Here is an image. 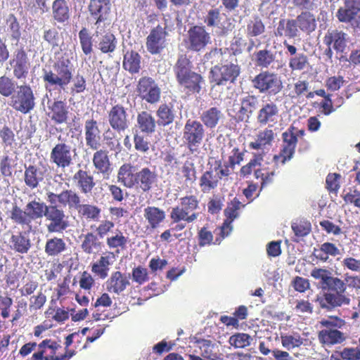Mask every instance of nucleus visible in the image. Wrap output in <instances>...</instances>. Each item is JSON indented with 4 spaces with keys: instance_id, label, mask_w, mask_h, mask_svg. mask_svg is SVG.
<instances>
[{
    "instance_id": "f257e3e1",
    "label": "nucleus",
    "mask_w": 360,
    "mask_h": 360,
    "mask_svg": "<svg viewBox=\"0 0 360 360\" xmlns=\"http://www.w3.org/2000/svg\"><path fill=\"white\" fill-rule=\"evenodd\" d=\"M10 218L13 222L22 226L32 228V222L43 216L46 217L49 224H47V231L49 233H62L68 227L65 212L57 205L49 204L35 200L29 202L25 210L15 205L11 210Z\"/></svg>"
},
{
    "instance_id": "f03ea898",
    "label": "nucleus",
    "mask_w": 360,
    "mask_h": 360,
    "mask_svg": "<svg viewBox=\"0 0 360 360\" xmlns=\"http://www.w3.org/2000/svg\"><path fill=\"white\" fill-rule=\"evenodd\" d=\"M178 86L187 95L200 94L205 83L203 76L194 70L192 61L186 54L178 56L173 66Z\"/></svg>"
},
{
    "instance_id": "7ed1b4c3",
    "label": "nucleus",
    "mask_w": 360,
    "mask_h": 360,
    "mask_svg": "<svg viewBox=\"0 0 360 360\" xmlns=\"http://www.w3.org/2000/svg\"><path fill=\"white\" fill-rule=\"evenodd\" d=\"M345 281L331 276L325 286L322 288L327 290L321 297H317L321 308L331 311L342 305H349L351 300L345 292L347 290Z\"/></svg>"
},
{
    "instance_id": "20e7f679",
    "label": "nucleus",
    "mask_w": 360,
    "mask_h": 360,
    "mask_svg": "<svg viewBox=\"0 0 360 360\" xmlns=\"http://www.w3.org/2000/svg\"><path fill=\"white\" fill-rule=\"evenodd\" d=\"M53 69L55 72L52 70H44L42 79L46 89H48L49 87L65 89L72 79L74 65L71 59L64 54L54 63Z\"/></svg>"
},
{
    "instance_id": "39448f33",
    "label": "nucleus",
    "mask_w": 360,
    "mask_h": 360,
    "mask_svg": "<svg viewBox=\"0 0 360 360\" xmlns=\"http://www.w3.org/2000/svg\"><path fill=\"white\" fill-rule=\"evenodd\" d=\"M198 18L204 23L203 26L211 28L218 37L227 36L236 27L234 19L222 13L221 7L211 6Z\"/></svg>"
},
{
    "instance_id": "423d86ee",
    "label": "nucleus",
    "mask_w": 360,
    "mask_h": 360,
    "mask_svg": "<svg viewBox=\"0 0 360 360\" xmlns=\"http://www.w3.org/2000/svg\"><path fill=\"white\" fill-rule=\"evenodd\" d=\"M207 165V169L202 172L198 181L200 191L203 193H209L216 189L222 178H227L231 174L228 166L223 167L220 159L210 158Z\"/></svg>"
},
{
    "instance_id": "0eeeda50",
    "label": "nucleus",
    "mask_w": 360,
    "mask_h": 360,
    "mask_svg": "<svg viewBox=\"0 0 360 360\" xmlns=\"http://www.w3.org/2000/svg\"><path fill=\"white\" fill-rule=\"evenodd\" d=\"M200 200L196 195H187L179 198V204L172 208L170 217L173 222L177 223L184 221L192 223L195 221L199 213Z\"/></svg>"
},
{
    "instance_id": "6e6552de",
    "label": "nucleus",
    "mask_w": 360,
    "mask_h": 360,
    "mask_svg": "<svg viewBox=\"0 0 360 360\" xmlns=\"http://www.w3.org/2000/svg\"><path fill=\"white\" fill-rule=\"evenodd\" d=\"M205 136V129L201 122L188 119L184 127L182 140L188 150L193 154L198 153Z\"/></svg>"
},
{
    "instance_id": "1a4fd4ad",
    "label": "nucleus",
    "mask_w": 360,
    "mask_h": 360,
    "mask_svg": "<svg viewBox=\"0 0 360 360\" xmlns=\"http://www.w3.org/2000/svg\"><path fill=\"white\" fill-rule=\"evenodd\" d=\"M252 86L261 94L276 96L283 89L281 77L269 70L260 72L252 79Z\"/></svg>"
},
{
    "instance_id": "9d476101",
    "label": "nucleus",
    "mask_w": 360,
    "mask_h": 360,
    "mask_svg": "<svg viewBox=\"0 0 360 360\" xmlns=\"http://www.w3.org/2000/svg\"><path fill=\"white\" fill-rule=\"evenodd\" d=\"M240 73L238 65L232 63L216 65L210 71L209 79L214 86H224L227 83H234Z\"/></svg>"
},
{
    "instance_id": "9b49d317",
    "label": "nucleus",
    "mask_w": 360,
    "mask_h": 360,
    "mask_svg": "<svg viewBox=\"0 0 360 360\" xmlns=\"http://www.w3.org/2000/svg\"><path fill=\"white\" fill-rule=\"evenodd\" d=\"M9 105L16 111L27 114L35 107V96L29 84L17 86V91L11 97Z\"/></svg>"
},
{
    "instance_id": "f8f14e48",
    "label": "nucleus",
    "mask_w": 360,
    "mask_h": 360,
    "mask_svg": "<svg viewBox=\"0 0 360 360\" xmlns=\"http://www.w3.org/2000/svg\"><path fill=\"white\" fill-rule=\"evenodd\" d=\"M335 16L338 22L349 25L353 29H360V0H343Z\"/></svg>"
},
{
    "instance_id": "ddd939ff",
    "label": "nucleus",
    "mask_w": 360,
    "mask_h": 360,
    "mask_svg": "<svg viewBox=\"0 0 360 360\" xmlns=\"http://www.w3.org/2000/svg\"><path fill=\"white\" fill-rule=\"evenodd\" d=\"M185 43L188 51L200 52L211 44V36L205 26L193 25L188 30Z\"/></svg>"
},
{
    "instance_id": "4468645a",
    "label": "nucleus",
    "mask_w": 360,
    "mask_h": 360,
    "mask_svg": "<svg viewBox=\"0 0 360 360\" xmlns=\"http://www.w3.org/2000/svg\"><path fill=\"white\" fill-rule=\"evenodd\" d=\"M136 91L139 96L148 103L155 104L160 100L161 89L152 77H141L136 86Z\"/></svg>"
},
{
    "instance_id": "2eb2a0df",
    "label": "nucleus",
    "mask_w": 360,
    "mask_h": 360,
    "mask_svg": "<svg viewBox=\"0 0 360 360\" xmlns=\"http://www.w3.org/2000/svg\"><path fill=\"white\" fill-rule=\"evenodd\" d=\"M108 121L112 130L117 133L125 131L130 125L127 108L122 104L112 105L108 111Z\"/></svg>"
},
{
    "instance_id": "dca6fc26",
    "label": "nucleus",
    "mask_w": 360,
    "mask_h": 360,
    "mask_svg": "<svg viewBox=\"0 0 360 360\" xmlns=\"http://www.w3.org/2000/svg\"><path fill=\"white\" fill-rule=\"evenodd\" d=\"M13 77L17 79H25L30 69L31 63L23 46L17 49L9 60Z\"/></svg>"
},
{
    "instance_id": "f3484780",
    "label": "nucleus",
    "mask_w": 360,
    "mask_h": 360,
    "mask_svg": "<svg viewBox=\"0 0 360 360\" xmlns=\"http://www.w3.org/2000/svg\"><path fill=\"white\" fill-rule=\"evenodd\" d=\"M47 201L49 204L56 205L57 202L63 207H68L69 210H77L81 203V196L72 189L63 190L60 193L47 192Z\"/></svg>"
},
{
    "instance_id": "a211bd4d",
    "label": "nucleus",
    "mask_w": 360,
    "mask_h": 360,
    "mask_svg": "<svg viewBox=\"0 0 360 360\" xmlns=\"http://www.w3.org/2000/svg\"><path fill=\"white\" fill-rule=\"evenodd\" d=\"M168 35L166 27L158 25L152 28L146 39V46L152 55L160 54L166 46V37Z\"/></svg>"
},
{
    "instance_id": "6ab92c4d",
    "label": "nucleus",
    "mask_w": 360,
    "mask_h": 360,
    "mask_svg": "<svg viewBox=\"0 0 360 360\" xmlns=\"http://www.w3.org/2000/svg\"><path fill=\"white\" fill-rule=\"evenodd\" d=\"M84 134L86 146L92 150H97L102 146L101 129L99 123L94 118L84 122Z\"/></svg>"
},
{
    "instance_id": "aec40b11",
    "label": "nucleus",
    "mask_w": 360,
    "mask_h": 360,
    "mask_svg": "<svg viewBox=\"0 0 360 360\" xmlns=\"http://www.w3.org/2000/svg\"><path fill=\"white\" fill-rule=\"evenodd\" d=\"M69 113V108L65 101L56 99L48 101L46 114L54 124L67 123Z\"/></svg>"
},
{
    "instance_id": "412c9836",
    "label": "nucleus",
    "mask_w": 360,
    "mask_h": 360,
    "mask_svg": "<svg viewBox=\"0 0 360 360\" xmlns=\"http://www.w3.org/2000/svg\"><path fill=\"white\" fill-rule=\"evenodd\" d=\"M89 11L95 20L96 36L98 35V29L101 22L107 20L110 11V0H90Z\"/></svg>"
},
{
    "instance_id": "4be33fe9",
    "label": "nucleus",
    "mask_w": 360,
    "mask_h": 360,
    "mask_svg": "<svg viewBox=\"0 0 360 360\" xmlns=\"http://www.w3.org/2000/svg\"><path fill=\"white\" fill-rule=\"evenodd\" d=\"M50 159L58 168H66L72 164L71 146L65 143H57L51 150Z\"/></svg>"
},
{
    "instance_id": "5701e85b",
    "label": "nucleus",
    "mask_w": 360,
    "mask_h": 360,
    "mask_svg": "<svg viewBox=\"0 0 360 360\" xmlns=\"http://www.w3.org/2000/svg\"><path fill=\"white\" fill-rule=\"evenodd\" d=\"M143 217L146 220V229L153 231L161 227L166 219V212L155 206H148L143 210Z\"/></svg>"
},
{
    "instance_id": "b1692460",
    "label": "nucleus",
    "mask_w": 360,
    "mask_h": 360,
    "mask_svg": "<svg viewBox=\"0 0 360 360\" xmlns=\"http://www.w3.org/2000/svg\"><path fill=\"white\" fill-rule=\"evenodd\" d=\"M347 34L342 30L329 29L323 38L326 46H332L337 53H343L347 47Z\"/></svg>"
},
{
    "instance_id": "393cba45",
    "label": "nucleus",
    "mask_w": 360,
    "mask_h": 360,
    "mask_svg": "<svg viewBox=\"0 0 360 360\" xmlns=\"http://www.w3.org/2000/svg\"><path fill=\"white\" fill-rule=\"evenodd\" d=\"M259 105L258 97L248 94L240 100V106L234 116L236 122L248 121Z\"/></svg>"
},
{
    "instance_id": "a878e982",
    "label": "nucleus",
    "mask_w": 360,
    "mask_h": 360,
    "mask_svg": "<svg viewBox=\"0 0 360 360\" xmlns=\"http://www.w3.org/2000/svg\"><path fill=\"white\" fill-rule=\"evenodd\" d=\"M60 347L56 342L46 339L38 345V350L32 354L31 359L56 360L58 356H56V352Z\"/></svg>"
},
{
    "instance_id": "bb28decb",
    "label": "nucleus",
    "mask_w": 360,
    "mask_h": 360,
    "mask_svg": "<svg viewBox=\"0 0 360 360\" xmlns=\"http://www.w3.org/2000/svg\"><path fill=\"white\" fill-rule=\"evenodd\" d=\"M134 188L141 190L143 192H148L155 184L158 179L155 170L149 167H143L136 172Z\"/></svg>"
},
{
    "instance_id": "cd10ccee",
    "label": "nucleus",
    "mask_w": 360,
    "mask_h": 360,
    "mask_svg": "<svg viewBox=\"0 0 360 360\" xmlns=\"http://www.w3.org/2000/svg\"><path fill=\"white\" fill-rule=\"evenodd\" d=\"M279 116V108L273 101L262 104L257 114V122L262 126L268 123L275 122Z\"/></svg>"
},
{
    "instance_id": "c85d7f7f",
    "label": "nucleus",
    "mask_w": 360,
    "mask_h": 360,
    "mask_svg": "<svg viewBox=\"0 0 360 360\" xmlns=\"http://www.w3.org/2000/svg\"><path fill=\"white\" fill-rule=\"evenodd\" d=\"M116 255L112 251L105 252L92 264L91 271L100 278H105L108 275L110 266L113 264Z\"/></svg>"
},
{
    "instance_id": "c756f323",
    "label": "nucleus",
    "mask_w": 360,
    "mask_h": 360,
    "mask_svg": "<svg viewBox=\"0 0 360 360\" xmlns=\"http://www.w3.org/2000/svg\"><path fill=\"white\" fill-rule=\"evenodd\" d=\"M9 248L14 252L27 254L32 248V242L25 231H19L12 234L9 239Z\"/></svg>"
},
{
    "instance_id": "7c9ffc66",
    "label": "nucleus",
    "mask_w": 360,
    "mask_h": 360,
    "mask_svg": "<svg viewBox=\"0 0 360 360\" xmlns=\"http://www.w3.org/2000/svg\"><path fill=\"white\" fill-rule=\"evenodd\" d=\"M51 16L55 22L65 24L71 16V8L66 0H53L51 4Z\"/></svg>"
},
{
    "instance_id": "2f4dec72",
    "label": "nucleus",
    "mask_w": 360,
    "mask_h": 360,
    "mask_svg": "<svg viewBox=\"0 0 360 360\" xmlns=\"http://www.w3.org/2000/svg\"><path fill=\"white\" fill-rule=\"evenodd\" d=\"M81 249L85 254L95 255L101 251L104 245L101 238L94 232H87L82 236Z\"/></svg>"
},
{
    "instance_id": "473e14b6",
    "label": "nucleus",
    "mask_w": 360,
    "mask_h": 360,
    "mask_svg": "<svg viewBox=\"0 0 360 360\" xmlns=\"http://www.w3.org/2000/svg\"><path fill=\"white\" fill-rule=\"evenodd\" d=\"M130 285L127 276L121 271L113 272L106 281V289L110 292L120 295Z\"/></svg>"
},
{
    "instance_id": "72a5a7b5",
    "label": "nucleus",
    "mask_w": 360,
    "mask_h": 360,
    "mask_svg": "<svg viewBox=\"0 0 360 360\" xmlns=\"http://www.w3.org/2000/svg\"><path fill=\"white\" fill-rule=\"evenodd\" d=\"M68 250V245L62 238L53 236L47 238L44 245V253L48 257H59Z\"/></svg>"
},
{
    "instance_id": "f704fd0d",
    "label": "nucleus",
    "mask_w": 360,
    "mask_h": 360,
    "mask_svg": "<svg viewBox=\"0 0 360 360\" xmlns=\"http://www.w3.org/2000/svg\"><path fill=\"white\" fill-rule=\"evenodd\" d=\"M129 243V238L126 236L122 231L118 229L112 232L105 238L106 245L110 250H114L113 252H115V255L119 254L120 251L125 250L127 248Z\"/></svg>"
},
{
    "instance_id": "c9c22d12",
    "label": "nucleus",
    "mask_w": 360,
    "mask_h": 360,
    "mask_svg": "<svg viewBox=\"0 0 360 360\" xmlns=\"http://www.w3.org/2000/svg\"><path fill=\"white\" fill-rule=\"evenodd\" d=\"M131 163H124L118 169L117 181L128 188H134L136 172Z\"/></svg>"
},
{
    "instance_id": "e433bc0d",
    "label": "nucleus",
    "mask_w": 360,
    "mask_h": 360,
    "mask_svg": "<svg viewBox=\"0 0 360 360\" xmlns=\"http://www.w3.org/2000/svg\"><path fill=\"white\" fill-rule=\"evenodd\" d=\"M44 179V173L36 165L25 167L24 182L30 189L37 188Z\"/></svg>"
},
{
    "instance_id": "4c0bfd02",
    "label": "nucleus",
    "mask_w": 360,
    "mask_h": 360,
    "mask_svg": "<svg viewBox=\"0 0 360 360\" xmlns=\"http://www.w3.org/2000/svg\"><path fill=\"white\" fill-rule=\"evenodd\" d=\"M73 180L77 183V186L84 194L91 193L96 185L93 176L83 169H79L74 174Z\"/></svg>"
},
{
    "instance_id": "58836bf2",
    "label": "nucleus",
    "mask_w": 360,
    "mask_h": 360,
    "mask_svg": "<svg viewBox=\"0 0 360 360\" xmlns=\"http://www.w3.org/2000/svg\"><path fill=\"white\" fill-rule=\"evenodd\" d=\"M275 138V133L273 129L266 127L258 132L255 141L250 142L249 147L251 149L259 150L266 146H270Z\"/></svg>"
},
{
    "instance_id": "ea45409f",
    "label": "nucleus",
    "mask_w": 360,
    "mask_h": 360,
    "mask_svg": "<svg viewBox=\"0 0 360 360\" xmlns=\"http://www.w3.org/2000/svg\"><path fill=\"white\" fill-rule=\"evenodd\" d=\"M157 121L148 111H141L137 115V126L143 134H152L156 130Z\"/></svg>"
},
{
    "instance_id": "a19ab883",
    "label": "nucleus",
    "mask_w": 360,
    "mask_h": 360,
    "mask_svg": "<svg viewBox=\"0 0 360 360\" xmlns=\"http://www.w3.org/2000/svg\"><path fill=\"white\" fill-rule=\"evenodd\" d=\"M141 56L134 50L127 51L123 57L122 67L131 74L139 73L141 70Z\"/></svg>"
},
{
    "instance_id": "79ce46f5",
    "label": "nucleus",
    "mask_w": 360,
    "mask_h": 360,
    "mask_svg": "<svg viewBox=\"0 0 360 360\" xmlns=\"http://www.w3.org/2000/svg\"><path fill=\"white\" fill-rule=\"evenodd\" d=\"M319 342L326 345H334L343 342L346 338L339 330H321L318 333Z\"/></svg>"
},
{
    "instance_id": "37998d69",
    "label": "nucleus",
    "mask_w": 360,
    "mask_h": 360,
    "mask_svg": "<svg viewBox=\"0 0 360 360\" xmlns=\"http://www.w3.org/2000/svg\"><path fill=\"white\" fill-rule=\"evenodd\" d=\"M298 29L302 32L309 34L316 27L315 16L309 11H302L295 18Z\"/></svg>"
},
{
    "instance_id": "c03bdc74",
    "label": "nucleus",
    "mask_w": 360,
    "mask_h": 360,
    "mask_svg": "<svg viewBox=\"0 0 360 360\" xmlns=\"http://www.w3.org/2000/svg\"><path fill=\"white\" fill-rule=\"evenodd\" d=\"M314 255L319 261L326 262L329 257H335L340 255V250L335 244L325 242L320 245L319 249H314Z\"/></svg>"
},
{
    "instance_id": "a18cd8bd",
    "label": "nucleus",
    "mask_w": 360,
    "mask_h": 360,
    "mask_svg": "<svg viewBox=\"0 0 360 360\" xmlns=\"http://www.w3.org/2000/svg\"><path fill=\"white\" fill-rule=\"evenodd\" d=\"M156 116L157 123L159 126L165 127L173 123L175 119V112L172 104L162 103L159 105Z\"/></svg>"
},
{
    "instance_id": "49530a36",
    "label": "nucleus",
    "mask_w": 360,
    "mask_h": 360,
    "mask_svg": "<svg viewBox=\"0 0 360 360\" xmlns=\"http://www.w3.org/2000/svg\"><path fill=\"white\" fill-rule=\"evenodd\" d=\"M265 32V25L258 15H253L246 22L245 34L248 39L257 37Z\"/></svg>"
},
{
    "instance_id": "de8ad7c7",
    "label": "nucleus",
    "mask_w": 360,
    "mask_h": 360,
    "mask_svg": "<svg viewBox=\"0 0 360 360\" xmlns=\"http://www.w3.org/2000/svg\"><path fill=\"white\" fill-rule=\"evenodd\" d=\"M106 150L98 149L93 155V164L96 169L103 174H109L110 162Z\"/></svg>"
},
{
    "instance_id": "09e8293b",
    "label": "nucleus",
    "mask_w": 360,
    "mask_h": 360,
    "mask_svg": "<svg viewBox=\"0 0 360 360\" xmlns=\"http://www.w3.org/2000/svg\"><path fill=\"white\" fill-rule=\"evenodd\" d=\"M223 116L221 110L217 107H212L202 112L200 115L201 123L207 128H214Z\"/></svg>"
},
{
    "instance_id": "8fccbe9b",
    "label": "nucleus",
    "mask_w": 360,
    "mask_h": 360,
    "mask_svg": "<svg viewBox=\"0 0 360 360\" xmlns=\"http://www.w3.org/2000/svg\"><path fill=\"white\" fill-rule=\"evenodd\" d=\"M178 178L184 179V183L187 186L193 184L197 179V170L193 162L185 161L180 169V172L176 173Z\"/></svg>"
},
{
    "instance_id": "3c124183",
    "label": "nucleus",
    "mask_w": 360,
    "mask_h": 360,
    "mask_svg": "<svg viewBox=\"0 0 360 360\" xmlns=\"http://www.w3.org/2000/svg\"><path fill=\"white\" fill-rule=\"evenodd\" d=\"M255 65L261 68H268L276 59V54L269 49H262L253 54Z\"/></svg>"
},
{
    "instance_id": "603ef678",
    "label": "nucleus",
    "mask_w": 360,
    "mask_h": 360,
    "mask_svg": "<svg viewBox=\"0 0 360 360\" xmlns=\"http://www.w3.org/2000/svg\"><path fill=\"white\" fill-rule=\"evenodd\" d=\"M80 217L88 221H98L101 217V209L92 204H79L77 209Z\"/></svg>"
},
{
    "instance_id": "864d4df0",
    "label": "nucleus",
    "mask_w": 360,
    "mask_h": 360,
    "mask_svg": "<svg viewBox=\"0 0 360 360\" xmlns=\"http://www.w3.org/2000/svg\"><path fill=\"white\" fill-rule=\"evenodd\" d=\"M117 44V41L114 34L108 32L100 38L98 49L103 53H112L115 51Z\"/></svg>"
},
{
    "instance_id": "5fc2aeb1",
    "label": "nucleus",
    "mask_w": 360,
    "mask_h": 360,
    "mask_svg": "<svg viewBox=\"0 0 360 360\" xmlns=\"http://www.w3.org/2000/svg\"><path fill=\"white\" fill-rule=\"evenodd\" d=\"M78 37L84 54L86 56L91 54L93 52V37L88 29L85 27H82L78 33Z\"/></svg>"
},
{
    "instance_id": "6e6d98bb",
    "label": "nucleus",
    "mask_w": 360,
    "mask_h": 360,
    "mask_svg": "<svg viewBox=\"0 0 360 360\" xmlns=\"http://www.w3.org/2000/svg\"><path fill=\"white\" fill-rule=\"evenodd\" d=\"M264 160V155L262 153H253L252 158L248 163L243 165L240 169V176L241 177H247L250 176L252 172H255L257 167H260Z\"/></svg>"
},
{
    "instance_id": "4d7b16f0",
    "label": "nucleus",
    "mask_w": 360,
    "mask_h": 360,
    "mask_svg": "<svg viewBox=\"0 0 360 360\" xmlns=\"http://www.w3.org/2000/svg\"><path fill=\"white\" fill-rule=\"evenodd\" d=\"M17 165L16 160L8 155H4L0 158V172L4 177H11L13 170Z\"/></svg>"
},
{
    "instance_id": "13d9d810",
    "label": "nucleus",
    "mask_w": 360,
    "mask_h": 360,
    "mask_svg": "<svg viewBox=\"0 0 360 360\" xmlns=\"http://www.w3.org/2000/svg\"><path fill=\"white\" fill-rule=\"evenodd\" d=\"M115 223L109 219H104L101 221L97 226H95V234L97 235L101 239L110 236L112 233L113 229L115 228ZM93 229L94 226H91Z\"/></svg>"
},
{
    "instance_id": "bf43d9fd",
    "label": "nucleus",
    "mask_w": 360,
    "mask_h": 360,
    "mask_svg": "<svg viewBox=\"0 0 360 360\" xmlns=\"http://www.w3.org/2000/svg\"><path fill=\"white\" fill-rule=\"evenodd\" d=\"M281 341L282 346L288 350L299 347L303 344V339L298 333L293 335H281Z\"/></svg>"
},
{
    "instance_id": "052dcab7",
    "label": "nucleus",
    "mask_w": 360,
    "mask_h": 360,
    "mask_svg": "<svg viewBox=\"0 0 360 360\" xmlns=\"http://www.w3.org/2000/svg\"><path fill=\"white\" fill-rule=\"evenodd\" d=\"M319 323L321 327L325 328L324 330H338L345 325V320L336 316H329Z\"/></svg>"
},
{
    "instance_id": "680f3d73",
    "label": "nucleus",
    "mask_w": 360,
    "mask_h": 360,
    "mask_svg": "<svg viewBox=\"0 0 360 360\" xmlns=\"http://www.w3.org/2000/svg\"><path fill=\"white\" fill-rule=\"evenodd\" d=\"M15 84L13 79L3 75L0 77V94L4 97L12 96L15 93Z\"/></svg>"
},
{
    "instance_id": "e2e57ef3",
    "label": "nucleus",
    "mask_w": 360,
    "mask_h": 360,
    "mask_svg": "<svg viewBox=\"0 0 360 360\" xmlns=\"http://www.w3.org/2000/svg\"><path fill=\"white\" fill-rule=\"evenodd\" d=\"M295 153V148L282 146L280 153L274 156L273 160L276 165H284L293 158Z\"/></svg>"
},
{
    "instance_id": "0e129e2a",
    "label": "nucleus",
    "mask_w": 360,
    "mask_h": 360,
    "mask_svg": "<svg viewBox=\"0 0 360 360\" xmlns=\"http://www.w3.org/2000/svg\"><path fill=\"white\" fill-rule=\"evenodd\" d=\"M251 340L250 335L238 333L230 337L229 343L236 348H245L250 345Z\"/></svg>"
},
{
    "instance_id": "69168bd1",
    "label": "nucleus",
    "mask_w": 360,
    "mask_h": 360,
    "mask_svg": "<svg viewBox=\"0 0 360 360\" xmlns=\"http://www.w3.org/2000/svg\"><path fill=\"white\" fill-rule=\"evenodd\" d=\"M283 144L282 146L296 148L298 139L295 134V127L290 126L286 131L282 134Z\"/></svg>"
},
{
    "instance_id": "338daca9",
    "label": "nucleus",
    "mask_w": 360,
    "mask_h": 360,
    "mask_svg": "<svg viewBox=\"0 0 360 360\" xmlns=\"http://www.w3.org/2000/svg\"><path fill=\"white\" fill-rule=\"evenodd\" d=\"M308 64V58L304 53H299L289 60V68L291 70H302Z\"/></svg>"
},
{
    "instance_id": "774afa93",
    "label": "nucleus",
    "mask_w": 360,
    "mask_h": 360,
    "mask_svg": "<svg viewBox=\"0 0 360 360\" xmlns=\"http://www.w3.org/2000/svg\"><path fill=\"white\" fill-rule=\"evenodd\" d=\"M15 136L13 131L7 125L0 129V138L4 147H11L15 141Z\"/></svg>"
}]
</instances>
